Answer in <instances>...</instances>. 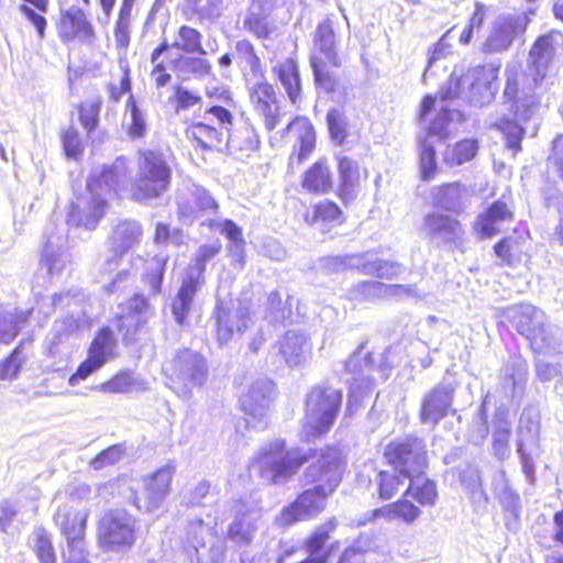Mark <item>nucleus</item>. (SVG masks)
Returning a JSON list of instances; mask_svg holds the SVG:
<instances>
[{"mask_svg":"<svg viewBox=\"0 0 563 563\" xmlns=\"http://www.w3.org/2000/svg\"><path fill=\"white\" fill-rule=\"evenodd\" d=\"M228 143L236 144L241 150L253 151L258 148L260 139L252 126L245 125L234 133H229Z\"/></svg>","mask_w":563,"mask_h":563,"instance_id":"nucleus-59","label":"nucleus"},{"mask_svg":"<svg viewBox=\"0 0 563 563\" xmlns=\"http://www.w3.org/2000/svg\"><path fill=\"white\" fill-rule=\"evenodd\" d=\"M23 362L24 358L20 349H14L5 360L0 362V380H9L15 378Z\"/></svg>","mask_w":563,"mask_h":563,"instance_id":"nucleus-63","label":"nucleus"},{"mask_svg":"<svg viewBox=\"0 0 563 563\" xmlns=\"http://www.w3.org/2000/svg\"><path fill=\"white\" fill-rule=\"evenodd\" d=\"M528 18L521 15H501L493 26L486 40L488 52H503L508 49L512 41L526 32Z\"/></svg>","mask_w":563,"mask_h":563,"instance_id":"nucleus-22","label":"nucleus"},{"mask_svg":"<svg viewBox=\"0 0 563 563\" xmlns=\"http://www.w3.org/2000/svg\"><path fill=\"white\" fill-rule=\"evenodd\" d=\"M124 451L125 450L122 444L111 445L108 449L100 452L97 456H95L90 461L89 465L95 471H99L107 466L114 465L115 463L121 461V459L123 457Z\"/></svg>","mask_w":563,"mask_h":563,"instance_id":"nucleus-60","label":"nucleus"},{"mask_svg":"<svg viewBox=\"0 0 563 563\" xmlns=\"http://www.w3.org/2000/svg\"><path fill=\"white\" fill-rule=\"evenodd\" d=\"M202 34L188 25H183L179 27L176 38L170 45L177 49H180L187 54H199L206 55L208 53L201 45Z\"/></svg>","mask_w":563,"mask_h":563,"instance_id":"nucleus-49","label":"nucleus"},{"mask_svg":"<svg viewBox=\"0 0 563 563\" xmlns=\"http://www.w3.org/2000/svg\"><path fill=\"white\" fill-rule=\"evenodd\" d=\"M420 232L424 239L437 246H457L462 243L465 233L457 219L437 211L423 217Z\"/></svg>","mask_w":563,"mask_h":563,"instance_id":"nucleus-17","label":"nucleus"},{"mask_svg":"<svg viewBox=\"0 0 563 563\" xmlns=\"http://www.w3.org/2000/svg\"><path fill=\"white\" fill-rule=\"evenodd\" d=\"M455 386L442 382L432 388L422 399L420 419L423 423L438 424L449 412L452 406Z\"/></svg>","mask_w":563,"mask_h":563,"instance_id":"nucleus-21","label":"nucleus"},{"mask_svg":"<svg viewBox=\"0 0 563 563\" xmlns=\"http://www.w3.org/2000/svg\"><path fill=\"white\" fill-rule=\"evenodd\" d=\"M302 187L313 194L327 192L332 186V177L324 162H316L306 173L301 183Z\"/></svg>","mask_w":563,"mask_h":563,"instance_id":"nucleus-41","label":"nucleus"},{"mask_svg":"<svg viewBox=\"0 0 563 563\" xmlns=\"http://www.w3.org/2000/svg\"><path fill=\"white\" fill-rule=\"evenodd\" d=\"M126 108L130 110L131 119V122L128 126L129 135L133 139L143 136L146 131L145 118L142 111L137 108L133 96L129 97Z\"/></svg>","mask_w":563,"mask_h":563,"instance_id":"nucleus-61","label":"nucleus"},{"mask_svg":"<svg viewBox=\"0 0 563 563\" xmlns=\"http://www.w3.org/2000/svg\"><path fill=\"white\" fill-rule=\"evenodd\" d=\"M32 310H21L0 305V343H10L29 320Z\"/></svg>","mask_w":563,"mask_h":563,"instance_id":"nucleus-39","label":"nucleus"},{"mask_svg":"<svg viewBox=\"0 0 563 563\" xmlns=\"http://www.w3.org/2000/svg\"><path fill=\"white\" fill-rule=\"evenodd\" d=\"M514 213L505 201L497 200L483 213L474 224V230L481 239H487L501 231V227L510 222Z\"/></svg>","mask_w":563,"mask_h":563,"instance_id":"nucleus-29","label":"nucleus"},{"mask_svg":"<svg viewBox=\"0 0 563 563\" xmlns=\"http://www.w3.org/2000/svg\"><path fill=\"white\" fill-rule=\"evenodd\" d=\"M379 497L382 499H390L398 492L399 486L402 484V479L398 471L394 472L383 471L379 473Z\"/></svg>","mask_w":563,"mask_h":563,"instance_id":"nucleus-62","label":"nucleus"},{"mask_svg":"<svg viewBox=\"0 0 563 563\" xmlns=\"http://www.w3.org/2000/svg\"><path fill=\"white\" fill-rule=\"evenodd\" d=\"M505 316L516 330L530 343L531 349L539 354L563 353V346L558 342V329L548 322L545 313L528 303L508 307Z\"/></svg>","mask_w":563,"mask_h":563,"instance_id":"nucleus-3","label":"nucleus"},{"mask_svg":"<svg viewBox=\"0 0 563 563\" xmlns=\"http://www.w3.org/2000/svg\"><path fill=\"white\" fill-rule=\"evenodd\" d=\"M328 267L332 271L356 269L365 275L375 276L380 279H396L405 268L397 262L386 261L367 254H350L334 256L328 260Z\"/></svg>","mask_w":563,"mask_h":563,"instance_id":"nucleus-12","label":"nucleus"},{"mask_svg":"<svg viewBox=\"0 0 563 563\" xmlns=\"http://www.w3.org/2000/svg\"><path fill=\"white\" fill-rule=\"evenodd\" d=\"M272 71L290 102L292 104L299 102L301 100V79L297 62L294 58H286L273 66Z\"/></svg>","mask_w":563,"mask_h":563,"instance_id":"nucleus-33","label":"nucleus"},{"mask_svg":"<svg viewBox=\"0 0 563 563\" xmlns=\"http://www.w3.org/2000/svg\"><path fill=\"white\" fill-rule=\"evenodd\" d=\"M187 134L195 139L203 148H210L214 144L222 142V133L203 122L194 123L187 130Z\"/></svg>","mask_w":563,"mask_h":563,"instance_id":"nucleus-51","label":"nucleus"},{"mask_svg":"<svg viewBox=\"0 0 563 563\" xmlns=\"http://www.w3.org/2000/svg\"><path fill=\"white\" fill-rule=\"evenodd\" d=\"M128 163L118 157L110 166L93 172L87 181V194L71 203L68 222L92 230L103 217L107 200L128 184Z\"/></svg>","mask_w":563,"mask_h":563,"instance_id":"nucleus-2","label":"nucleus"},{"mask_svg":"<svg viewBox=\"0 0 563 563\" xmlns=\"http://www.w3.org/2000/svg\"><path fill=\"white\" fill-rule=\"evenodd\" d=\"M68 262L66 240L63 236H48L42 253L41 267L45 268L49 275H58Z\"/></svg>","mask_w":563,"mask_h":563,"instance_id":"nucleus-35","label":"nucleus"},{"mask_svg":"<svg viewBox=\"0 0 563 563\" xmlns=\"http://www.w3.org/2000/svg\"><path fill=\"white\" fill-rule=\"evenodd\" d=\"M164 368L170 388L184 398L189 397L194 388L202 387L208 378L205 357L191 350L178 352Z\"/></svg>","mask_w":563,"mask_h":563,"instance_id":"nucleus-9","label":"nucleus"},{"mask_svg":"<svg viewBox=\"0 0 563 563\" xmlns=\"http://www.w3.org/2000/svg\"><path fill=\"white\" fill-rule=\"evenodd\" d=\"M79 322L74 317H66L56 320L51 332L46 336L47 353L52 356L60 354V345L66 341L68 335L77 330Z\"/></svg>","mask_w":563,"mask_h":563,"instance_id":"nucleus-43","label":"nucleus"},{"mask_svg":"<svg viewBox=\"0 0 563 563\" xmlns=\"http://www.w3.org/2000/svg\"><path fill=\"white\" fill-rule=\"evenodd\" d=\"M117 340L108 328L101 329L92 340L88 355L104 365L117 356Z\"/></svg>","mask_w":563,"mask_h":563,"instance_id":"nucleus-42","label":"nucleus"},{"mask_svg":"<svg viewBox=\"0 0 563 563\" xmlns=\"http://www.w3.org/2000/svg\"><path fill=\"white\" fill-rule=\"evenodd\" d=\"M231 510L234 519L228 529V537L236 544H249L257 529L256 522L262 516V509L253 496L232 501Z\"/></svg>","mask_w":563,"mask_h":563,"instance_id":"nucleus-16","label":"nucleus"},{"mask_svg":"<svg viewBox=\"0 0 563 563\" xmlns=\"http://www.w3.org/2000/svg\"><path fill=\"white\" fill-rule=\"evenodd\" d=\"M287 132L294 133L296 143L289 157V165L301 164L314 150L316 132L312 123L305 117H297L287 125Z\"/></svg>","mask_w":563,"mask_h":563,"instance_id":"nucleus-28","label":"nucleus"},{"mask_svg":"<svg viewBox=\"0 0 563 563\" xmlns=\"http://www.w3.org/2000/svg\"><path fill=\"white\" fill-rule=\"evenodd\" d=\"M135 541V519L125 510H111L99 523V542L107 549L131 545Z\"/></svg>","mask_w":563,"mask_h":563,"instance_id":"nucleus-14","label":"nucleus"},{"mask_svg":"<svg viewBox=\"0 0 563 563\" xmlns=\"http://www.w3.org/2000/svg\"><path fill=\"white\" fill-rule=\"evenodd\" d=\"M342 404V393L327 385H316L306 397L303 432L309 441L327 433Z\"/></svg>","mask_w":563,"mask_h":563,"instance_id":"nucleus-4","label":"nucleus"},{"mask_svg":"<svg viewBox=\"0 0 563 563\" xmlns=\"http://www.w3.org/2000/svg\"><path fill=\"white\" fill-rule=\"evenodd\" d=\"M327 123L331 137L340 144L343 143L347 136V119L344 112L336 108L330 109L327 114Z\"/></svg>","mask_w":563,"mask_h":563,"instance_id":"nucleus-57","label":"nucleus"},{"mask_svg":"<svg viewBox=\"0 0 563 563\" xmlns=\"http://www.w3.org/2000/svg\"><path fill=\"white\" fill-rule=\"evenodd\" d=\"M152 311L147 300L142 295H135L122 308L119 316L118 329L125 341L134 340L139 330L147 322Z\"/></svg>","mask_w":563,"mask_h":563,"instance_id":"nucleus-24","label":"nucleus"},{"mask_svg":"<svg viewBox=\"0 0 563 563\" xmlns=\"http://www.w3.org/2000/svg\"><path fill=\"white\" fill-rule=\"evenodd\" d=\"M497 73L498 68L488 64L468 69L460 78L452 75L448 87L440 91L441 99L463 98L474 106L489 103L495 93Z\"/></svg>","mask_w":563,"mask_h":563,"instance_id":"nucleus-6","label":"nucleus"},{"mask_svg":"<svg viewBox=\"0 0 563 563\" xmlns=\"http://www.w3.org/2000/svg\"><path fill=\"white\" fill-rule=\"evenodd\" d=\"M343 465L340 450L329 448L323 452L305 473L307 482L319 484L301 493L290 506L286 507L277 518L278 522L282 526H288L299 520L311 519L323 511L328 496L341 482Z\"/></svg>","mask_w":563,"mask_h":563,"instance_id":"nucleus-1","label":"nucleus"},{"mask_svg":"<svg viewBox=\"0 0 563 563\" xmlns=\"http://www.w3.org/2000/svg\"><path fill=\"white\" fill-rule=\"evenodd\" d=\"M365 345L361 344L345 362V369L352 374L350 393L346 409L350 413L356 411L366 397L373 393L372 357L369 352L364 351Z\"/></svg>","mask_w":563,"mask_h":563,"instance_id":"nucleus-11","label":"nucleus"},{"mask_svg":"<svg viewBox=\"0 0 563 563\" xmlns=\"http://www.w3.org/2000/svg\"><path fill=\"white\" fill-rule=\"evenodd\" d=\"M278 352L289 367L305 365L312 355L309 338L299 331L289 330L278 341Z\"/></svg>","mask_w":563,"mask_h":563,"instance_id":"nucleus-25","label":"nucleus"},{"mask_svg":"<svg viewBox=\"0 0 563 563\" xmlns=\"http://www.w3.org/2000/svg\"><path fill=\"white\" fill-rule=\"evenodd\" d=\"M92 389L104 394L141 393L147 389V383L132 372L122 371L108 382L92 387Z\"/></svg>","mask_w":563,"mask_h":563,"instance_id":"nucleus-38","label":"nucleus"},{"mask_svg":"<svg viewBox=\"0 0 563 563\" xmlns=\"http://www.w3.org/2000/svg\"><path fill=\"white\" fill-rule=\"evenodd\" d=\"M338 169L340 175L339 195L344 202H349L354 199L355 189L358 185V165L355 161L342 156L339 158Z\"/></svg>","mask_w":563,"mask_h":563,"instance_id":"nucleus-40","label":"nucleus"},{"mask_svg":"<svg viewBox=\"0 0 563 563\" xmlns=\"http://www.w3.org/2000/svg\"><path fill=\"white\" fill-rule=\"evenodd\" d=\"M477 151V141L474 139H465L454 145H449L443 153V161L451 167L460 166L472 161L476 156Z\"/></svg>","mask_w":563,"mask_h":563,"instance_id":"nucleus-44","label":"nucleus"},{"mask_svg":"<svg viewBox=\"0 0 563 563\" xmlns=\"http://www.w3.org/2000/svg\"><path fill=\"white\" fill-rule=\"evenodd\" d=\"M384 297V283L366 280L354 285L349 290V298L355 301H368Z\"/></svg>","mask_w":563,"mask_h":563,"instance_id":"nucleus-54","label":"nucleus"},{"mask_svg":"<svg viewBox=\"0 0 563 563\" xmlns=\"http://www.w3.org/2000/svg\"><path fill=\"white\" fill-rule=\"evenodd\" d=\"M88 515L65 504L58 507L54 521L65 538L85 536Z\"/></svg>","mask_w":563,"mask_h":563,"instance_id":"nucleus-36","label":"nucleus"},{"mask_svg":"<svg viewBox=\"0 0 563 563\" xmlns=\"http://www.w3.org/2000/svg\"><path fill=\"white\" fill-rule=\"evenodd\" d=\"M420 167L421 176L424 180L433 178L437 172V159L434 145L429 137L421 142Z\"/></svg>","mask_w":563,"mask_h":563,"instance_id":"nucleus-58","label":"nucleus"},{"mask_svg":"<svg viewBox=\"0 0 563 563\" xmlns=\"http://www.w3.org/2000/svg\"><path fill=\"white\" fill-rule=\"evenodd\" d=\"M514 107L515 120H503L499 128L506 137L508 147L517 153L521 148L520 142L525 132L520 123L527 122L536 113L538 100L534 96L517 98Z\"/></svg>","mask_w":563,"mask_h":563,"instance_id":"nucleus-23","label":"nucleus"},{"mask_svg":"<svg viewBox=\"0 0 563 563\" xmlns=\"http://www.w3.org/2000/svg\"><path fill=\"white\" fill-rule=\"evenodd\" d=\"M340 216L341 210L334 202L330 200H323L313 206L311 214L308 212L306 220L311 223L319 221L335 222L340 219Z\"/></svg>","mask_w":563,"mask_h":563,"instance_id":"nucleus-56","label":"nucleus"},{"mask_svg":"<svg viewBox=\"0 0 563 563\" xmlns=\"http://www.w3.org/2000/svg\"><path fill=\"white\" fill-rule=\"evenodd\" d=\"M386 456L404 479L423 474L427 466L424 444L418 438L391 442L386 449Z\"/></svg>","mask_w":563,"mask_h":563,"instance_id":"nucleus-13","label":"nucleus"},{"mask_svg":"<svg viewBox=\"0 0 563 563\" xmlns=\"http://www.w3.org/2000/svg\"><path fill=\"white\" fill-rule=\"evenodd\" d=\"M334 24L335 22L331 15H327L318 23L312 37L313 51L311 54L320 56L334 67H340L341 58L338 55Z\"/></svg>","mask_w":563,"mask_h":563,"instance_id":"nucleus-27","label":"nucleus"},{"mask_svg":"<svg viewBox=\"0 0 563 563\" xmlns=\"http://www.w3.org/2000/svg\"><path fill=\"white\" fill-rule=\"evenodd\" d=\"M59 34L64 40H74L76 36L91 38L93 27L85 12L78 7H70L62 12Z\"/></svg>","mask_w":563,"mask_h":563,"instance_id":"nucleus-31","label":"nucleus"},{"mask_svg":"<svg viewBox=\"0 0 563 563\" xmlns=\"http://www.w3.org/2000/svg\"><path fill=\"white\" fill-rule=\"evenodd\" d=\"M217 339L220 344H227L235 333H243L251 322L250 310L241 303L229 308L220 301L216 307Z\"/></svg>","mask_w":563,"mask_h":563,"instance_id":"nucleus-20","label":"nucleus"},{"mask_svg":"<svg viewBox=\"0 0 563 563\" xmlns=\"http://www.w3.org/2000/svg\"><path fill=\"white\" fill-rule=\"evenodd\" d=\"M275 394V385L269 379L254 382L241 397V407L246 416L247 426L264 429L267 413Z\"/></svg>","mask_w":563,"mask_h":563,"instance_id":"nucleus-15","label":"nucleus"},{"mask_svg":"<svg viewBox=\"0 0 563 563\" xmlns=\"http://www.w3.org/2000/svg\"><path fill=\"white\" fill-rule=\"evenodd\" d=\"M563 45V34L559 31H551L538 37L530 49L531 70L534 71L533 80L538 84L547 77L550 65L558 49Z\"/></svg>","mask_w":563,"mask_h":563,"instance_id":"nucleus-19","label":"nucleus"},{"mask_svg":"<svg viewBox=\"0 0 563 563\" xmlns=\"http://www.w3.org/2000/svg\"><path fill=\"white\" fill-rule=\"evenodd\" d=\"M410 485L407 488V495L411 496L422 506H433L438 492L435 484L423 477V474H417L408 478Z\"/></svg>","mask_w":563,"mask_h":563,"instance_id":"nucleus-46","label":"nucleus"},{"mask_svg":"<svg viewBox=\"0 0 563 563\" xmlns=\"http://www.w3.org/2000/svg\"><path fill=\"white\" fill-rule=\"evenodd\" d=\"M335 520L331 519L322 525H320L312 536L306 542V551L310 554L308 558L300 560L298 563H325L328 560L332 559V553L334 552L338 544L331 545L328 553H321L324 543L330 538V533L335 529Z\"/></svg>","mask_w":563,"mask_h":563,"instance_id":"nucleus-34","label":"nucleus"},{"mask_svg":"<svg viewBox=\"0 0 563 563\" xmlns=\"http://www.w3.org/2000/svg\"><path fill=\"white\" fill-rule=\"evenodd\" d=\"M101 103L97 100L86 101L79 108V119L88 133L93 131L98 124V117Z\"/></svg>","mask_w":563,"mask_h":563,"instance_id":"nucleus-64","label":"nucleus"},{"mask_svg":"<svg viewBox=\"0 0 563 563\" xmlns=\"http://www.w3.org/2000/svg\"><path fill=\"white\" fill-rule=\"evenodd\" d=\"M420 509L412 503L399 500L374 510V517H385L388 520L401 519L411 523L420 516Z\"/></svg>","mask_w":563,"mask_h":563,"instance_id":"nucleus-48","label":"nucleus"},{"mask_svg":"<svg viewBox=\"0 0 563 563\" xmlns=\"http://www.w3.org/2000/svg\"><path fill=\"white\" fill-rule=\"evenodd\" d=\"M471 190L460 183L439 186L432 191L433 205L450 212L460 213L465 208V199Z\"/></svg>","mask_w":563,"mask_h":563,"instance_id":"nucleus-32","label":"nucleus"},{"mask_svg":"<svg viewBox=\"0 0 563 563\" xmlns=\"http://www.w3.org/2000/svg\"><path fill=\"white\" fill-rule=\"evenodd\" d=\"M250 98L255 111L263 117L265 128L274 130L280 118L274 87L266 81L257 82L252 87Z\"/></svg>","mask_w":563,"mask_h":563,"instance_id":"nucleus-26","label":"nucleus"},{"mask_svg":"<svg viewBox=\"0 0 563 563\" xmlns=\"http://www.w3.org/2000/svg\"><path fill=\"white\" fill-rule=\"evenodd\" d=\"M306 456L298 450H286L283 440L264 445L251 463V470L271 484L288 481L303 464Z\"/></svg>","mask_w":563,"mask_h":563,"instance_id":"nucleus-5","label":"nucleus"},{"mask_svg":"<svg viewBox=\"0 0 563 563\" xmlns=\"http://www.w3.org/2000/svg\"><path fill=\"white\" fill-rule=\"evenodd\" d=\"M63 550L64 563H89V552L86 548L85 536L68 537Z\"/></svg>","mask_w":563,"mask_h":563,"instance_id":"nucleus-53","label":"nucleus"},{"mask_svg":"<svg viewBox=\"0 0 563 563\" xmlns=\"http://www.w3.org/2000/svg\"><path fill=\"white\" fill-rule=\"evenodd\" d=\"M174 475V467L165 465L143 479V490L137 493L134 482L130 478H122L117 483V489L123 498L128 499L139 510L151 512L158 509L170 487Z\"/></svg>","mask_w":563,"mask_h":563,"instance_id":"nucleus-8","label":"nucleus"},{"mask_svg":"<svg viewBox=\"0 0 563 563\" xmlns=\"http://www.w3.org/2000/svg\"><path fill=\"white\" fill-rule=\"evenodd\" d=\"M172 168L165 156L154 151L140 154L137 173L132 189L136 201H148L163 196L169 188Z\"/></svg>","mask_w":563,"mask_h":563,"instance_id":"nucleus-7","label":"nucleus"},{"mask_svg":"<svg viewBox=\"0 0 563 563\" xmlns=\"http://www.w3.org/2000/svg\"><path fill=\"white\" fill-rule=\"evenodd\" d=\"M34 551L41 563H55L51 534L44 528L34 530Z\"/></svg>","mask_w":563,"mask_h":563,"instance_id":"nucleus-55","label":"nucleus"},{"mask_svg":"<svg viewBox=\"0 0 563 563\" xmlns=\"http://www.w3.org/2000/svg\"><path fill=\"white\" fill-rule=\"evenodd\" d=\"M143 235L141 224L135 220H121L112 229L110 245L114 255L102 265V272L111 274L119 267L120 258L140 243Z\"/></svg>","mask_w":563,"mask_h":563,"instance_id":"nucleus-18","label":"nucleus"},{"mask_svg":"<svg viewBox=\"0 0 563 563\" xmlns=\"http://www.w3.org/2000/svg\"><path fill=\"white\" fill-rule=\"evenodd\" d=\"M510 422L499 418L493 432V451L497 459L505 460L510 454L509 449Z\"/></svg>","mask_w":563,"mask_h":563,"instance_id":"nucleus-50","label":"nucleus"},{"mask_svg":"<svg viewBox=\"0 0 563 563\" xmlns=\"http://www.w3.org/2000/svg\"><path fill=\"white\" fill-rule=\"evenodd\" d=\"M221 250L219 242L201 245L195 257V265L189 266L183 284L172 303V311L178 324H183L190 311L194 298L203 284L206 264Z\"/></svg>","mask_w":563,"mask_h":563,"instance_id":"nucleus-10","label":"nucleus"},{"mask_svg":"<svg viewBox=\"0 0 563 563\" xmlns=\"http://www.w3.org/2000/svg\"><path fill=\"white\" fill-rule=\"evenodd\" d=\"M174 71L184 78L192 75L202 78L211 73L210 62L202 57L179 56L172 60Z\"/></svg>","mask_w":563,"mask_h":563,"instance_id":"nucleus-47","label":"nucleus"},{"mask_svg":"<svg viewBox=\"0 0 563 563\" xmlns=\"http://www.w3.org/2000/svg\"><path fill=\"white\" fill-rule=\"evenodd\" d=\"M492 488L504 510L517 519L521 509L520 497L511 487L508 476L504 470H498L494 474Z\"/></svg>","mask_w":563,"mask_h":563,"instance_id":"nucleus-37","label":"nucleus"},{"mask_svg":"<svg viewBox=\"0 0 563 563\" xmlns=\"http://www.w3.org/2000/svg\"><path fill=\"white\" fill-rule=\"evenodd\" d=\"M327 64L329 63L320 56L316 54L310 55V66L317 86L322 88L325 92H332L335 89L336 80L333 74L328 70Z\"/></svg>","mask_w":563,"mask_h":563,"instance_id":"nucleus-52","label":"nucleus"},{"mask_svg":"<svg viewBox=\"0 0 563 563\" xmlns=\"http://www.w3.org/2000/svg\"><path fill=\"white\" fill-rule=\"evenodd\" d=\"M186 10L199 21L214 22L224 10V0H185Z\"/></svg>","mask_w":563,"mask_h":563,"instance_id":"nucleus-45","label":"nucleus"},{"mask_svg":"<svg viewBox=\"0 0 563 563\" xmlns=\"http://www.w3.org/2000/svg\"><path fill=\"white\" fill-rule=\"evenodd\" d=\"M528 379V363L518 355L511 356L503 371L501 387L510 398H521Z\"/></svg>","mask_w":563,"mask_h":563,"instance_id":"nucleus-30","label":"nucleus"}]
</instances>
